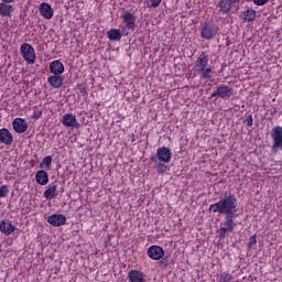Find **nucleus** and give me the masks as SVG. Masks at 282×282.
I'll list each match as a JSON object with an SVG mask.
<instances>
[{"label": "nucleus", "mask_w": 282, "mask_h": 282, "mask_svg": "<svg viewBox=\"0 0 282 282\" xmlns=\"http://www.w3.org/2000/svg\"><path fill=\"white\" fill-rule=\"evenodd\" d=\"M210 213L226 215V217H238L237 215V197L226 192L216 204L209 206Z\"/></svg>", "instance_id": "nucleus-1"}, {"label": "nucleus", "mask_w": 282, "mask_h": 282, "mask_svg": "<svg viewBox=\"0 0 282 282\" xmlns=\"http://www.w3.org/2000/svg\"><path fill=\"white\" fill-rule=\"evenodd\" d=\"M173 159V152L171 148L162 147L156 150V156H151V162H153L154 169L158 173H166L169 171V162Z\"/></svg>", "instance_id": "nucleus-2"}, {"label": "nucleus", "mask_w": 282, "mask_h": 282, "mask_svg": "<svg viewBox=\"0 0 282 282\" xmlns=\"http://www.w3.org/2000/svg\"><path fill=\"white\" fill-rule=\"evenodd\" d=\"M194 72L198 74L200 80L213 78V67L208 65V56L206 54L198 55L194 63Z\"/></svg>", "instance_id": "nucleus-3"}, {"label": "nucleus", "mask_w": 282, "mask_h": 282, "mask_svg": "<svg viewBox=\"0 0 282 282\" xmlns=\"http://www.w3.org/2000/svg\"><path fill=\"white\" fill-rule=\"evenodd\" d=\"M237 216H226L225 221L220 224V228L216 230V235L219 239H224L228 232H234L237 228V223L235 221Z\"/></svg>", "instance_id": "nucleus-4"}, {"label": "nucleus", "mask_w": 282, "mask_h": 282, "mask_svg": "<svg viewBox=\"0 0 282 282\" xmlns=\"http://www.w3.org/2000/svg\"><path fill=\"white\" fill-rule=\"evenodd\" d=\"M20 54L28 65H34L36 63V51H34L33 45L29 43L21 44Z\"/></svg>", "instance_id": "nucleus-5"}, {"label": "nucleus", "mask_w": 282, "mask_h": 282, "mask_svg": "<svg viewBox=\"0 0 282 282\" xmlns=\"http://www.w3.org/2000/svg\"><path fill=\"white\" fill-rule=\"evenodd\" d=\"M235 89L230 86L220 84L216 87V90L210 95V98H221L223 100H228L232 98Z\"/></svg>", "instance_id": "nucleus-6"}, {"label": "nucleus", "mask_w": 282, "mask_h": 282, "mask_svg": "<svg viewBox=\"0 0 282 282\" xmlns=\"http://www.w3.org/2000/svg\"><path fill=\"white\" fill-rule=\"evenodd\" d=\"M61 122L63 127H66L67 129H80V122H78L76 115L72 112L65 113L62 117Z\"/></svg>", "instance_id": "nucleus-7"}, {"label": "nucleus", "mask_w": 282, "mask_h": 282, "mask_svg": "<svg viewBox=\"0 0 282 282\" xmlns=\"http://www.w3.org/2000/svg\"><path fill=\"white\" fill-rule=\"evenodd\" d=\"M271 138L273 140L272 151L276 153L279 149H282V127L276 126L271 131Z\"/></svg>", "instance_id": "nucleus-8"}, {"label": "nucleus", "mask_w": 282, "mask_h": 282, "mask_svg": "<svg viewBox=\"0 0 282 282\" xmlns=\"http://www.w3.org/2000/svg\"><path fill=\"white\" fill-rule=\"evenodd\" d=\"M47 223L51 226L58 228V227L65 226V224H67V217H65V215H63V214H53L47 217Z\"/></svg>", "instance_id": "nucleus-9"}, {"label": "nucleus", "mask_w": 282, "mask_h": 282, "mask_svg": "<svg viewBox=\"0 0 282 282\" xmlns=\"http://www.w3.org/2000/svg\"><path fill=\"white\" fill-rule=\"evenodd\" d=\"M122 22L124 23V28L126 30H131V32H133V30H135V14L127 11L122 14L121 17Z\"/></svg>", "instance_id": "nucleus-10"}, {"label": "nucleus", "mask_w": 282, "mask_h": 282, "mask_svg": "<svg viewBox=\"0 0 282 282\" xmlns=\"http://www.w3.org/2000/svg\"><path fill=\"white\" fill-rule=\"evenodd\" d=\"M200 36L202 39H206V41H210L217 36V26L210 25V24H205L202 28L200 31Z\"/></svg>", "instance_id": "nucleus-11"}, {"label": "nucleus", "mask_w": 282, "mask_h": 282, "mask_svg": "<svg viewBox=\"0 0 282 282\" xmlns=\"http://www.w3.org/2000/svg\"><path fill=\"white\" fill-rule=\"evenodd\" d=\"M43 197H45V199H56V197H58V181H55L52 184L47 185Z\"/></svg>", "instance_id": "nucleus-12"}, {"label": "nucleus", "mask_w": 282, "mask_h": 282, "mask_svg": "<svg viewBox=\"0 0 282 282\" xmlns=\"http://www.w3.org/2000/svg\"><path fill=\"white\" fill-rule=\"evenodd\" d=\"M14 230H17V227L12 225V221L8 219H3L0 221V232L6 237H10V235H12Z\"/></svg>", "instance_id": "nucleus-13"}, {"label": "nucleus", "mask_w": 282, "mask_h": 282, "mask_svg": "<svg viewBox=\"0 0 282 282\" xmlns=\"http://www.w3.org/2000/svg\"><path fill=\"white\" fill-rule=\"evenodd\" d=\"M148 257H150V259H153V261H160V259L164 257V249L160 246H151L148 249Z\"/></svg>", "instance_id": "nucleus-14"}, {"label": "nucleus", "mask_w": 282, "mask_h": 282, "mask_svg": "<svg viewBox=\"0 0 282 282\" xmlns=\"http://www.w3.org/2000/svg\"><path fill=\"white\" fill-rule=\"evenodd\" d=\"M12 127L15 133H25V131H28V121H25V119L17 118L13 120Z\"/></svg>", "instance_id": "nucleus-15"}, {"label": "nucleus", "mask_w": 282, "mask_h": 282, "mask_svg": "<svg viewBox=\"0 0 282 282\" xmlns=\"http://www.w3.org/2000/svg\"><path fill=\"white\" fill-rule=\"evenodd\" d=\"M50 72L55 76H61L65 72V65L59 59H55L50 64Z\"/></svg>", "instance_id": "nucleus-16"}, {"label": "nucleus", "mask_w": 282, "mask_h": 282, "mask_svg": "<svg viewBox=\"0 0 282 282\" xmlns=\"http://www.w3.org/2000/svg\"><path fill=\"white\" fill-rule=\"evenodd\" d=\"M0 142L1 144L10 145L12 142H14V137L12 135V132L10 130L2 128L0 129Z\"/></svg>", "instance_id": "nucleus-17"}, {"label": "nucleus", "mask_w": 282, "mask_h": 282, "mask_svg": "<svg viewBox=\"0 0 282 282\" xmlns=\"http://www.w3.org/2000/svg\"><path fill=\"white\" fill-rule=\"evenodd\" d=\"M40 14L43 17V19L50 20L52 17H54V9H52L50 3L43 2L40 6Z\"/></svg>", "instance_id": "nucleus-18"}, {"label": "nucleus", "mask_w": 282, "mask_h": 282, "mask_svg": "<svg viewBox=\"0 0 282 282\" xmlns=\"http://www.w3.org/2000/svg\"><path fill=\"white\" fill-rule=\"evenodd\" d=\"M47 83L53 89H61L63 87V76L61 75H51L47 77Z\"/></svg>", "instance_id": "nucleus-19"}, {"label": "nucleus", "mask_w": 282, "mask_h": 282, "mask_svg": "<svg viewBox=\"0 0 282 282\" xmlns=\"http://www.w3.org/2000/svg\"><path fill=\"white\" fill-rule=\"evenodd\" d=\"M128 279L130 282H145L144 273L138 270H131L128 273Z\"/></svg>", "instance_id": "nucleus-20"}, {"label": "nucleus", "mask_w": 282, "mask_h": 282, "mask_svg": "<svg viewBox=\"0 0 282 282\" xmlns=\"http://www.w3.org/2000/svg\"><path fill=\"white\" fill-rule=\"evenodd\" d=\"M35 181L41 186H46V184L50 182V175H47V172L40 170L35 174Z\"/></svg>", "instance_id": "nucleus-21"}, {"label": "nucleus", "mask_w": 282, "mask_h": 282, "mask_svg": "<svg viewBox=\"0 0 282 282\" xmlns=\"http://www.w3.org/2000/svg\"><path fill=\"white\" fill-rule=\"evenodd\" d=\"M232 4L230 0H220L218 2L219 12H221V14H228L230 10H232Z\"/></svg>", "instance_id": "nucleus-22"}, {"label": "nucleus", "mask_w": 282, "mask_h": 282, "mask_svg": "<svg viewBox=\"0 0 282 282\" xmlns=\"http://www.w3.org/2000/svg\"><path fill=\"white\" fill-rule=\"evenodd\" d=\"M241 19L248 22L254 21V19H257V11L252 8H248L241 13Z\"/></svg>", "instance_id": "nucleus-23"}, {"label": "nucleus", "mask_w": 282, "mask_h": 282, "mask_svg": "<svg viewBox=\"0 0 282 282\" xmlns=\"http://www.w3.org/2000/svg\"><path fill=\"white\" fill-rule=\"evenodd\" d=\"M12 6L8 4V2L0 3V14L1 17H10L12 14Z\"/></svg>", "instance_id": "nucleus-24"}, {"label": "nucleus", "mask_w": 282, "mask_h": 282, "mask_svg": "<svg viewBox=\"0 0 282 282\" xmlns=\"http://www.w3.org/2000/svg\"><path fill=\"white\" fill-rule=\"evenodd\" d=\"M107 36L109 41H120V39H122V33H120V30L118 29H112L107 32Z\"/></svg>", "instance_id": "nucleus-25"}, {"label": "nucleus", "mask_w": 282, "mask_h": 282, "mask_svg": "<svg viewBox=\"0 0 282 282\" xmlns=\"http://www.w3.org/2000/svg\"><path fill=\"white\" fill-rule=\"evenodd\" d=\"M43 166H46V169H50V166H52V155H47L42 160L40 167L43 169Z\"/></svg>", "instance_id": "nucleus-26"}, {"label": "nucleus", "mask_w": 282, "mask_h": 282, "mask_svg": "<svg viewBox=\"0 0 282 282\" xmlns=\"http://www.w3.org/2000/svg\"><path fill=\"white\" fill-rule=\"evenodd\" d=\"M148 8H160L162 0H145Z\"/></svg>", "instance_id": "nucleus-27"}, {"label": "nucleus", "mask_w": 282, "mask_h": 282, "mask_svg": "<svg viewBox=\"0 0 282 282\" xmlns=\"http://www.w3.org/2000/svg\"><path fill=\"white\" fill-rule=\"evenodd\" d=\"M218 282H232V275L229 273H221Z\"/></svg>", "instance_id": "nucleus-28"}, {"label": "nucleus", "mask_w": 282, "mask_h": 282, "mask_svg": "<svg viewBox=\"0 0 282 282\" xmlns=\"http://www.w3.org/2000/svg\"><path fill=\"white\" fill-rule=\"evenodd\" d=\"M251 3H253V6H258V7H263L268 3V0H247Z\"/></svg>", "instance_id": "nucleus-29"}, {"label": "nucleus", "mask_w": 282, "mask_h": 282, "mask_svg": "<svg viewBox=\"0 0 282 282\" xmlns=\"http://www.w3.org/2000/svg\"><path fill=\"white\" fill-rule=\"evenodd\" d=\"M10 191L8 189V185H1L0 186V197H6Z\"/></svg>", "instance_id": "nucleus-30"}, {"label": "nucleus", "mask_w": 282, "mask_h": 282, "mask_svg": "<svg viewBox=\"0 0 282 282\" xmlns=\"http://www.w3.org/2000/svg\"><path fill=\"white\" fill-rule=\"evenodd\" d=\"M253 246H257V235L249 238L248 248H252Z\"/></svg>", "instance_id": "nucleus-31"}, {"label": "nucleus", "mask_w": 282, "mask_h": 282, "mask_svg": "<svg viewBox=\"0 0 282 282\" xmlns=\"http://www.w3.org/2000/svg\"><path fill=\"white\" fill-rule=\"evenodd\" d=\"M253 122L252 115H248L245 119V124H247V127H252Z\"/></svg>", "instance_id": "nucleus-32"}, {"label": "nucleus", "mask_w": 282, "mask_h": 282, "mask_svg": "<svg viewBox=\"0 0 282 282\" xmlns=\"http://www.w3.org/2000/svg\"><path fill=\"white\" fill-rule=\"evenodd\" d=\"M41 116H43V111L39 110V108H35L33 111V118H35V120H39Z\"/></svg>", "instance_id": "nucleus-33"}, {"label": "nucleus", "mask_w": 282, "mask_h": 282, "mask_svg": "<svg viewBox=\"0 0 282 282\" xmlns=\"http://www.w3.org/2000/svg\"><path fill=\"white\" fill-rule=\"evenodd\" d=\"M3 3H13L14 0H2Z\"/></svg>", "instance_id": "nucleus-34"}, {"label": "nucleus", "mask_w": 282, "mask_h": 282, "mask_svg": "<svg viewBox=\"0 0 282 282\" xmlns=\"http://www.w3.org/2000/svg\"><path fill=\"white\" fill-rule=\"evenodd\" d=\"M230 1V3H239V1H241V0H229Z\"/></svg>", "instance_id": "nucleus-35"}]
</instances>
